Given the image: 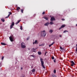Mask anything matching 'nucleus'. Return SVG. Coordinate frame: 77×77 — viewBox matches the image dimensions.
Here are the masks:
<instances>
[{"mask_svg": "<svg viewBox=\"0 0 77 77\" xmlns=\"http://www.w3.org/2000/svg\"><path fill=\"white\" fill-rule=\"evenodd\" d=\"M1 20L2 22H5V19H2Z\"/></svg>", "mask_w": 77, "mask_h": 77, "instance_id": "nucleus-19", "label": "nucleus"}, {"mask_svg": "<svg viewBox=\"0 0 77 77\" xmlns=\"http://www.w3.org/2000/svg\"><path fill=\"white\" fill-rule=\"evenodd\" d=\"M39 46H42V45H39Z\"/></svg>", "mask_w": 77, "mask_h": 77, "instance_id": "nucleus-41", "label": "nucleus"}, {"mask_svg": "<svg viewBox=\"0 0 77 77\" xmlns=\"http://www.w3.org/2000/svg\"><path fill=\"white\" fill-rule=\"evenodd\" d=\"M61 26L62 28H63V27H65V25H62Z\"/></svg>", "mask_w": 77, "mask_h": 77, "instance_id": "nucleus-17", "label": "nucleus"}, {"mask_svg": "<svg viewBox=\"0 0 77 77\" xmlns=\"http://www.w3.org/2000/svg\"><path fill=\"white\" fill-rule=\"evenodd\" d=\"M20 21H21V20H18L17 22L15 24H18Z\"/></svg>", "mask_w": 77, "mask_h": 77, "instance_id": "nucleus-11", "label": "nucleus"}, {"mask_svg": "<svg viewBox=\"0 0 77 77\" xmlns=\"http://www.w3.org/2000/svg\"><path fill=\"white\" fill-rule=\"evenodd\" d=\"M13 38H14V36L13 35L12 36H11L9 37V39L11 42H13Z\"/></svg>", "mask_w": 77, "mask_h": 77, "instance_id": "nucleus-5", "label": "nucleus"}, {"mask_svg": "<svg viewBox=\"0 0 77 77\" xmlns=\"http://www.w3.org/2000/svg\"><path fill=\"white\" fill-rule=\"evenodd\" d=\"M54 43V42H53L51 45H49V47H50L51 45H53Z\"/></svg>", "mask_w": 77, "mask_h": 77, "instance_id": "nucleus-12", "label": "nucleus"}, {"mask_svg": "<svg viewBox=\"0 0 77 77\" xmlns=\"http://www.w3.org/2000/svg\"><path fill=\"white\" fill-rule=\"evenodd\" d=\"M45 32V30H44L42 31L41 33V35H42V32Z\"/></svg>", "mask_w": 77, "mask_h": 77, "instance_id": "nucleus-24", "label": "nucleus"}, {"mask_svg": "<svg viewBox=\"0 0 77 77\" xmlns=\"http://www.w3.org/2000/svg\"><path fill=\"white\" fill-rule=\"evenodd\" d=\"M54 62L55 63H56V59H54Z\"/></svg>", "mask_w": 77, "mask_h": 77, "instance_id": "nucleus-30", "label": "nucleus"}, {"mask_svg": "<svg viewBox=\"0 0 77 77\" xmlns=\"http://www.w3.org/2000/svg\"><path fill=\"white\" fill-rule=\"evenodd\" d=\"M28 50H30V48H28Z\"/></svg>", "mask_w": 77, "mask_h": 77, "instance_id": "nucleus-42", "label": "nucleus"}, {"mask_svg": "<svg viewBox=\"0 0 77 77\" xmlns=\"http://www.w3.org/2000/svg\"><path fill=\"white\" fill-rule=\"evenodd\" d=\"M49 24H50V23H49V22H47L44 24V26H48Z\"/></svg>", "mask_w": 77, "mask_h": 77, "instance_id": "nucleus-7", "label": "nucleus"}, {"mask_svg": "<svg viewBox=\"0 0 77 77\" xmlns=\"http://www.w3.org/2000/svg\"><path fill=\"white\" fill-rule=\"evenodd\" d=\"M36 51L33 50V52H35Z\"/></svg>", "mask_w": 77, "mask_h": 77, "instance_id": "nucleus-45", "label": "nucleus"}, {"mask_svg": "<svg viewBox=\"0 0 77 77\" xmlns=\"http://www.w3.org/2000/svg\"><path fill=\"white\" fill-rule=\"evenodd\" d=\"M60 37H62V36H61V35H60Z\"/></svg>", "mask_w": 77, "mask_h": 77, "instance_id": "nucleus-46", "label": "nucleus"}, {"mask_svg": "<svg viewBox=\"0 0 77 77\" xmlns=\"http://www.w3.org/2000/svg\"><path fill=\"white\" fill-rule=\"evenodd\" d=\"M29 37H28L27 38L26 40H27V41H28L29 39Z\"/></svg>", "mask_w": 77, "mask_h": 77, "instance_id": "nucleus-34", "label": "nucleus"}, {"mask_svg": "<svg viewBox=\"0 0 77 77\" xmlns=\"http://www.w3.org/2000/svg\"><path fill=\"white\" fill-rule=\"evenodd\" d=\"M51 59H52V60H53L54 59V57H51Z\"/></svg>", "mask_w": 77, "mask_h": 77, "instance_id": "nucleus-25", "label": "nucleus"}, {"mask_svg": "<svg viewBox=\"0 0 77 77\" xmlns=\"http://www.w3.org/2000/svg\"><path fill=\"white\" fill-rule=\"evenodd\" d=\"M24 45H25V44L23 42H22L21 43V47L22 48H25L26 47Z\"/></svg>", "mask_w": 77, "mask_h": 77, "instance_id": "nucleus-2", "label": "nucleus"}, {"mask_svg": "<svg viewBox=\"0 0 77 77\" xmlns=\"http://www.w3.org/2000/svg\"><path fill=\"white\" fill-rule=\"evenodd\" d=\"M32 49L33 50H36V49L34 48H33Z\"/></svg>", "mask_w": 77, "mask_h": 77, "instance_id": "nucleus-36", "label": "nucleus"}, {"mask_svg": "<svg viewBox=\"0 0 77 77\" xmlns=\"http://www.w3.org/2000/svg\"><path fill=\"white\" fill-rule=\"evenodd\" d=\"M71 66H73L74 65H75V63H74V62L72 60L71 61Z\"/></svg>", "mask_w": 77, "mask_h": 77, "instance_id": "nucleus-4", "label": "nucleus"}, {"mask_svg": "<svg viewBox=\"0 0 77 77\" xmlns=\"http://www.w3.org/2000/svg\"><path fill=\"white\" fill-rule=\"evenodd\" d=\"M19 9H20V8L19 7H18L16 9L17 11H18Z\"/></svg>", "mask_w": 77, "mask_h": 77, "instance_id": "nucleus-18", "label": "nucleus"}, {"mask_svg": "<svg viewBox=\"0 0 77 77\" xmlns=\"http://www.w3.org/2000/svg\"><path fill=\"white\" fill-rule=\"evenodd\" d=\"M21 70L23 69V67H21Z\"/></svg>", "mask_w": 77, "mask_h": 77, "instance_id": "nucleus-44", "label": "nucleus"}, {"mask_svg": "<svg viewBox=\"0 0 77 77\" xmlns=\"http://www.w3.org/2000/svg\"><path fill=\"white\" fill-rule=\"evenodd\" d=\"M62 29V27L61 26V27H60L59 29V30H60V29Z\"/></svg>", "mask_w": 77, "mask_h": 77, "instance_id": "nucleus-29", "label": "nucleus"}, {"mask_svg": "<svg viewBox=\"0 0 77 77\" xmlns=\"http://www.w3.org/2000/svg\"><path fill=\"white\" fill-rule=\"evenodd\" d=\"M38 44V41H37V40H35V42H33V44Z\"/></svg>", "mask_w": 77, "mask_h": 77, "instance_id": "nucleus-8", "label": "nucleus"}, {"mask_svg": "<svg viewBox=\"0 0 77 77\" xmlns=\"http://www.w3.org/2000/svg\"><path fill=\"white\" fill-rule=\"evenodd\" d=\"M49 24H50V25H52V24H54V23L52 22H50Z\"/></svg>", "mask_w": 77, "mask_h": 77, "instance_id": "nucleus-15", "label": "nucleus"}, {"mask_svg": "<svg viewBox=\"0 0 77 77\" xmlns=\"http://www.w3.org/2000/svg\"><path fill=\"white\" fill-rule=\"evenodd\" d=\"M23 77H25V76H23Z\"/></svg>", "mask_w": 77, "mask_h": 77, "instance_id": "nucleus-48", "label": "nucleus"}, {"mask_svg": "<svg viewBox=\"0 0 77 77\" xmlns=\"http://www.w3.org/2000/svg\"><path fill=\"white\" fill-rule=\"evenodd\" d=\"M9 16H10V14H8V17H9Z\"/></svg>", "mask_w": 77, "mask_h": 77, "instance_id": "nucleus-43", "label": "nucleus"}, {"mask_svg": "<svg viewBox=\"0 0 77 77\" xmlns=\"http://www.w3.org/2000/svg\"><path fill=\"white\" fill-rule=\"evenodd\" d=\"M75 53H77V47H76V49H75Z\"/></svg>", "mask_w": 77, "mask_h": 77, "instance_id": "nucleus-22", "label": "nucleus"}, {"mask_svg": "<svg viewBox=\"0 0 77 77\" xmlns=\"http://www.w3.org/2000/svg\"><path fill=\"white\" fill-rule=\"evenodd\" d=\"M32 67V68H33L32 67Z\"/></svg>", "mask_w": 77, "mask_h": 77, "instance_id": "nucleus-49", "label": "nucleus"}, {"mask_svg": "<svg viewBox=\"0 0 77 77\" xmlns=\"http://www.w3.org/2000/svg\"><path fill=\"white\" fill-rule=\"evenodd\" d=\"M32 72H35V69H32Z\"/></svg>", "mask_w": 77, "mask_h": 77, "instance_id": "nucleus-14", "label": "nucleus"}, {"mask_svg": "<svg viewBox=\"0 0 77 77\" xmlns=\"http://www.w3.org/2000/svg\"><path fill=\"white\" fill-rule=\"evenodd\" d=\"M20 28L21 30H23V27H22V26H20Z\"/></svg>", "mask_w": 77, "mask_h": 77, "instance_id": "nucleus-28", "label": "nucleus"}, {"mask_svg": "<svg viewBox=\"0 0 77 77\" xmlns=\"http://www.w3.org/2000/svg\"><path fill=\"white\" fill-rule=\"evenodd\" d=\"M21 13H23V9L21 10Z\"/></svg>", "mask_w": 77, "mask_h": 77, "instance_id": "nucleus-26", "label": "nucleus"}, {"mask_svg": "<svg viewBox=\"0 0 77 77\" xmlns=\"http://www.w3.org/2000/svg\"><path fill=\"white\" fill-rule=\"evenodd\" d=\"M62 21H65V19H62Z\"/></svg>", "mask_w": 77, "mask_h": 77, "instance_id": "nucleus-39", "label": "nucleus"}, {"mask_svg": "<svg viewBox=\"0 0 77 77\" xmlns=\"http://www.w3.org/2000/svg\"><path fill=\"white\" fill-rule=\"evenodd\" d=\"M9 14H10V15H11L12 14V13H11V12H9Z\"/></svg>", "mask_w": 77, "mask_h": 77, "instance_id": "nucleus-37", "label": "nucleus"}, {"mask_svg": "<svg viewBox=\"0 0 77 77\" xmlns=\"http://www.w3.org/2000/svg\"><path fill=\"white\" fill-rule=\"evenodd\" d=\"M47 52L46 51L45 53V56H46V54H47Z\"/></svg>", "mask_w": 77, "mask_h": 77, "instance_id": "nucleus-32", "label": "nucleus"}, {"mask_svg": "<svg viewBox=\"0 0 77 77\" xmlns=\"http://www.w3.org/2000/svg\"><path fill=\"white\" fill-rule=\"evenodd\" d=\"M44 14H45V12L44 11L43 13H42V15H44Z\"/></svg>", "mask_w": 77, "mask_h": 77, "instance_id": "nucleus-31", "label": "nucleus"}, {"mask_svg": "<svg viewBox=\"0 0 77 77\" xmlns=\"http://www.w3.org/2000/svg\"><path fill=\"white\" fill-rule=\"evenodd\" d=\"M68 31H67V30H65V31H64V32H63V33H66V32H68Z\"/></svg>", "mask_w": 77, "mask_h": 77, "instance_id": "nucleus-23", "label": "nucleus"}, {"mask_svg": "<svg viewBox=\"0 0 77 77\" xmlns=\"http://www.w3.org/2000/svg\"><path fill=\"white\" fill-rule=\"evenodd\" d=\"M51 75L53 77H56V75H54V74H52Z\"/></svg>", "mask_w": 77, "mask_h": 77, "instance_id": "nucleus-10", "label": "nucleus"}, {"mask_svg": "<svg viewBox=\"0 0 77 77\" xmlns=\"http://www.w3.org/2000/svg\"><path fill=\"white\" fill-rule=\"evenodd\" d=\"M43 35H44V36L46 35V33H45L44 32L43 33Z\"/></svg>", "mask_w": 77, "mask_h": 77, "instance_id": "nucleus-27", "label": "nucleus"}, {"mask_svg": "<svg viewBox=\"0 0 77 77\" xmlns=\"http://www.w3.org/2000/svg\"><path fill=\"white\" fill-rule=\"evenodd\" d=\"M60 49H61V50H63V48H62V47H60Z\"/></svg>", "mask_w": 77, "mask_h": 77, "instance_id": "nucleus-38", "label": "nucleus"}, {"mask_svg": "<svg viewBox=\"0 0 77 77\" xmlns=\"http://www.w3.org/2000/svg\"><path fill=\"white\" fill-rule=\"evenodd\" d=\"M38 54L39 55H40L41 54H42L41 52H38Z\"/></svg>", "mask_w": 77, "mask_h": 77, "instance_id": "nucleus-21", "label": "nucleus"}, {"mask_svg": "<svg viewBox=\"0 0 77 77\" xmlns=\"http://www.w3.org/2000/svg\"><path fill=\"white\" fill-rule=\"evenodd\" d=\"M55 21V18H54V17H52L51 19V21Z\"/></svg>", "mask_w": 77, "mask_h": 77, "instance_id": "nucleus-6", "label": "nucleus"}, {"mask_svg": "<svg viewBox=\"0 0 77 77\" xmlns=\"http://www.w3.org/2000/svg\"><path fill=\"white\" fill-rule=\"evenodd\" d=\"M54 74H56V70H54Z\"/></svg>", "mask_w": 77, "mask_h": 77, "instance_id": "nucleus-20", "label": "nucleus"}, {"mask_svg": "<svg viewBox=\"0 0 77 77\" xmlns=\"http://www.w3.org/2000/svg\"><path fill=\"white\" fill-rule=\"evenodd\" d=\"M31 56H32V57H35V56L34 55H31Z\"/></svg>", "mask_w": 77, "mask_h": 77, "instance_id": "nucleus-33", "label": "nucleus"}, {"mask_svg": "<svg viewBox=\"0 0 77 77\" xmlns=\"http://www.w3.org/2000/svg\"><path fill=\"white\" fill-rule=\"evenodd\" d=\"M76 26H77V24H76Z\"/></svg>", "mask_w": 77, "mask_h": 77, "instance_id": "nucleus-47", "label": "nucleus"}, {"mask_svg": "<svg viewBox=\"0 0 77 77\" xmlns=\"http://www.w3.org/2000/svg\"><path fill=\"white\" fill-rule=\"evenodd\" d=\"M1 44L2 45H6V44L5 43H1Z\"/></svg>", "mask_w": 77, "mask_h": 77, "instance_id": "nucleus-9", "label": "nucleus"}, {"mask_svg": "<svg viewBox=\"0 0 77 77\" xmlns=\"http://www.w3.org/2000/svg\"><path fill=\"white\" fill-rule=\"evenodd\" d=\"M14 25H15V23H14V22H12L11 25L10 26V29H12V28H13V26H14Z\"/></svg>", "mask_w": 77, "mask_h": 77, "instance_id": "nucleus-3", "label": "nucleus"}, {"mask_svg": "<svg viewBox=\"0 0 77 77\" xmlns=\"http://www.w3.org/2000/svg\"><path fill=\"white\" fill-rule=\"evenodd\" d=\"M44 19H45L46 20H48V18L47 17H44Z\"/></svg>", "mask_w": 77, "mask_h": 77, "instance_id": "nucleus-13", "label": "nucleus"}, {"mask_svg": "<svg viewBox=\"0 0 77 77\" xmlns=\"http://www.w3.org/2000/svg\"><path fill=\"white\" fill-rule=\"evenodd\" d=\"M53 32V31L51 29L49 31V32L51 33H52V32Z\"/></svg>", "mask_w": 77, "mask_h": 77, "instance_id": "nucleus-16", "label": "nucleus"}, {"mask_svg": "<svg viewBox=\"0 0 77 77\" xmlns=\"http://www.w3.org/2000/svg\"><path fill=\"white\" fill-rule=\"evenodd\" d=\"M9 17H8V16L6 17L5 18H8Z\"/></svg>", "mask_w": 77, "mask_h": 77, "instance_id": "nucleus-40", "label": "nucleus"}, {"mask_svg": "<svg viewBox=\"0 0 77 77\" xmlns=\"http://www.w3.org/2000/svg\"><path fill=\"white\" fill-rule=\"evenodd\" d=\"M40 61H41V65H42V66L43 67V68H44V69H45V67L44 65V61H43V59H42V58H40Z\"/></svg>", "mask_w": 77, "mask_h": 77, "instance_id": "nucleus-1", "label": "nucleus"}, {"mask_svg": "<svg viewBox=\"0 0 77 77\" xmlns=\"http://www.w3.org/2000/svg\"><path fill=\"white\" fill-rule=\"evenodd\" d=\"M3 59H4V57H2V60H3Z\"/></svg>", "mask_w": 77, "mask_h": 77, "instance_id": "nucleus-35", "label": "nucleus"}]
</instances>
